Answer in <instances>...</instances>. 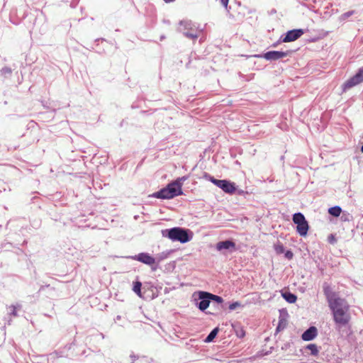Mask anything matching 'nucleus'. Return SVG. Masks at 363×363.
<instances>
[{
  "label": "nucleus",
  "mask_w": 363,
  "mask_h": 363,
  "mask_svg": "<svg viewBox=\"0 0 363 363\" xmlns=\"http://www.w3.org/2000/svg\"><path fill=\"white\" fill-rule=\"evenodd\" d=\"M284 328V324L282 320H280L277 330H280L281 329H283Z\"/></svg>",
  "instance_id": "bb28decb"
},
{
  "label": "nucleus",
  "mask_w": 363,
  "mask_h": 363,
  "mask_svg": "<svg viewBox=\"0 0 363 363\" xmlns=\"http://www.w3.org/2000/svg\"><path fill=\"white\" fill-rule=\"evenodd\" d=\"M306 348L311 351V354L312 355H318L319 351L316 345L310 344L306 347Z\"/></svg>",
  "instance_id": "412c9836"
},
{
  "label": "nucleus",
  "mask_w": 363,
  "mask_h": 363,
  "mask_svg": "<svg viewBox=\"0 0 363 363\" xmlns=\"http://www.w3.org/2000/svg\"><path fill=\"white\" fill-rule=\"evenodd\" d=\"M199 297L200 299L208 298L210 300L216 301L218 303H222L223 302L222 297L210 294L208 292L200 291L199 294Z\"/></svg>",
  "instance_id": "9b49d317"
},
{
  "label": "nucleus",
  "mask_w": 363,
  "mask_h": 363,
  "mask_svg": "<svg viewBox=\"0 0 363 363\" xmlns=\"http://www.w3.org/2000/svg\"><path fill=\"white\" fill-rule=\"evenodd\" d=\"M13 313L14 315H16V313L15 312V308L13 309Z\"/></svg>",
  "instance_id": "c85d7f7f"
},
{
  "label": "nucleus",
  "mask_w": 363,
  "mask_h": 363,
  "mask_svg": "<svg viewBox=\"0 0 363 363\" xmlns=\"http://www.w3.org/2000/svg\"><path fill=\"white\" fill-rule=\"evenodd\" d=\"M162 235L173 241H179L182 243H185L190 240L188 230L179 227L166 230L162 232Z\"/></svg>",
  "instance_id": "f03ea898"
},
{
  "label": "nucleus",
  "mask_w": 363,
  "mask_h": 363,
  "mask_svg": "<svg viewBox=\"0 0 363 363\" xmlns=\"http://www.w3.org/2000/svg\"><path fill=\"white\" fill-rule=\"evenodd\" d=\"M218 333V328H214L211 333L210 334L207 336V337L206 338L205 340V342H210L211 341H213V340L216 337V336L217 335Z\"/></svg>",
  "instance_id": "6ab92c4d"
},
{
  "label": "nucleus",
  "mask_w": 363,
  "mask_h": 363,
  "mask_svg": "<svg viewBox=\"0 0 363 363\" xmlns=\"http://www.w3.org/2000/svg\"><path fill=\"white\" fill-rule=\"evenodd\" d=\"M274 248L276 253L278 255H280V254H282L284 252V245L280 242H278L277 243L274 244Z\"/></svg>",
  "instance_id": "aec40b11"
},
{
  "label": "nucleus",
  "mask_w": 363,
  "mask_h": 363,
  "mask_svg": "<svg viewBox=\"0 0 363 363\" xmlns=\"http://www.w3.org/2000/svg\"><path fill=\"white\" fill-rule=\"evenodd\" d=\"M317 334V328L314 326H311L302 334L301 337L303 340L310 341L314 339Z\"/></svg>",
  "instance_id": "1a4fd4ad"
},
{
  "label": "nucleus",
  "mask_w": 363,
  "mask_h": 363,
  "mask_svg": "<svg viewBox=\"0 0 363 363\" xmlns=\"http://www.w3.org/2000/svg\"><path fill=\"white\" fill-rule=\"evenodd\" d=\"M134 259L147 265H152L155 263V259L147 253H140Z\"/></svg>",
  "instance_id": "6e6552de"
},
{
  "label": "nucleus",
  "mask_w": 363,
  "mask_h": 363,
  "mask_svg": "<svg viewBox=\"0 0 363 363\" xmlns=\"http://www.w3.org/2000/svg\"><path fill=\"white\" fill-rule=\"evenodd\" d=\"M185 35L189 38L196 39L198 38V34L190 32L185 33Z\"/></svg>",
  "instance_id": "4be33fe9"
},
{
  "label": "nucleus",
  "mask_w": 363,
  "mask_h": 363,
  "mask_svg": "<svg viewBox=\"0 0 363 363\" xmlns=\"http://www.w3.org/2000/svg\"><path fill=\"white\" fill-rule=\"evenodd\" d=\"M354 13V11H348V12H346L344 14H342V18L344 19L347 18H349L350 16H351L352 15H353Z\"/></svg>",
  "instance_id": "393cba45"
},
{
  "label": "nucleus",
  "mask_w": 363,
  "mask_h": 363,
  "mask_svg": "<svg viewBox=\"0 0 363 363\" xmlns=\"http://www.w3.org/2000/svg\"><path fill=\"white\" fill-rule=\"evenodd\" d=\"M361 151L363 152V145L361 147Z\"/></svg>",
  "instance_id": "c756f323"
},
{
  "label": "nucleus",
  "mask_w": 363,
  "mask_h": 363,
  "mask_svg": "<svg viewBox=\"0 0 363 363\" xmlns=\"http://www.w3.org/2000/svg\"><path fill=\"white\" fill-rule=\"evenodd\" d=\"M239 306H240V303H238V302L233 303H231L229 306V309L230 310H234V309H235Z\"/></svg>",
  "instance_id": "a878e982"
},
{
  "label": "nucleus",
  "mask_w": 363,
  "mask_h": 363,
  "mask_svg": "<svg viewBox=\"0 0 363 363\" xmlns=\"http://www.w3.org/2000/svg\"><path fill=\"white\" fill-rule=\"evenodd\" d=\"M306 218L304 217V216L301 213H295L294 216H293V221L294 222V223H296L297 225H298V223H302L303 222L306 221Z\"/></svg>",
  "instance_id": "4468645a"
},
{
  "label": "nucleus",
  "mask_w": 363,
  "mask_h": 363,
  "mask_svg": "<svg viewBox=\"0 0 363 363\" xmlns=\"http://www.w3.org/2000/svg\"><path fill=\"white\" fill-rule=\"evenodd\" d=\"M141 287H142V283L139 281H135L133 283V291L140 298H143L142 294H141Z\"/></svg>",
  "instance_id": "2eb2a0df"
},
{
  "label": "nucleus",
  "mask_w": 363,
  "mask_h": 363,
  "mask_svg": "<svg viewBox=\"0 0 363 363\" xmlns=\"http://www.w3.org/2000/svg\"><path fill=\"white\" fill-rule=\"evenodd\" d=\"M216 249L218 251L223 250H235V243L231 240L220 241L216 244Z\"/></svg>",
  "instance_id": "9d476101"
},
{
  "label": "nucleus",
  "mask_w": 363,
  "mask_h": 363,
  "mask_svg": "<svg viewBox=\"0 0 363 363\" xmlns=\"http://www.w3.org/2000/svg\"><path fill=\"white\" fill-rule=\"evenodd\" d=\"M153 196L157 199H172V196L170 194L167 189L163 188L160 191L155 193Z\"/></svg>",
  "instance_id": "f8f14e48"
},
{
  "label": "nucleus",
  "mask_w": 363,
  "mask_h": 363,
  "mask_svg": "<svg viewBox=\"0 0 363 363\" xmlns=\"http://www.w3.org/2000/svg\"><path fill=\"white\" fill-rule=\"evenodd\" d=\"M294 257V254L290 250H287L286 252H285V257L288 259H291Z\"/></svg>",
  "instance_id": "b1692460"
},
{
  "label": "nucleus",
  "mask_w": 363,
  "mask_h": 363,
  "mask_svg": "<svg viewBox=\"0 0 363 363\" xmlns=\"http://www.w3.org/2000/svg\"><path fill=\"white\" fill-rule=\"evenodd\" d=\"M209 304H210V299L203 298V299H201V301H200V303L199 304V308L201 311H204L209 306Z\"/></svg>",
  "instance_id": "a211bd4d"
},
{
  "label": "nucleus",
  "mask_w": 363,
  "mask_h": 363,
  "mask_svg": "<svg viewBox=\"0 0 363 363\" xmlns=\"http://www.w3.org/2000/svg\"><path fill=\"white\" fill-rule=\"evenodd\" d=\"M304 33L302 29H294L286 33L285 37L282 39V42L289 43L295 41Z\"/></svg>",
  "instance_id": "0eeeda50"
},
{
  "label": "nucleus",
  "mask_w": 363,
  "mask_h": 363,
  "mask_svg": "<svg viewBox=\"0 0 363 363\" xmlns=\"http://www.w3.org/2000/svg\"><path fill=\"white\" fill-rule=\"evenodd\" d=\"M296 230L300 235L306 236L307 235V233L308 230V222L306 220V221L303 222L302 223H298V225L296 227Z\"/></svg>",
  "instance_id": "ddd939ff"
},
{
  "label": "nucleus",
  "mask_w": 363,
  "mask_h": 363,
  "mask_svg": "<svg viewBox=\"0 0 363 363\" xmlns=\"http://www.w3.org/2000/svg\"><path fill=\"white\" fill-rule=\"evenodd\" d=\"M341 212V208L337 206L331 207L328 209V213L335 217H338L340 215Z\"/></svg>",
  "instance_id": "f3484780"
},
{
  "label": "nucleus",
  "mask_w": 363,
  "mask_h": 363,
  "mask_svg": "<svg viewBox=\"0 0 363 363\" xmlns=\"http://www.w3.org/2000/svg\"><path fill=\"white\" fill-rule=\"evenodd\" d=\"M328 242H329L330 243H331V244H335V243L336 242V241H337V240H336V238H335V235H333V234H330V235L328 236Z\"/></svg>",
  "instance_id": "5701e85b"
},
{
  "label": "nucleus",
  "mask_w": 363,
  "mask_h": 363,
  "mask_svg": "<svg viewBox=\"0 0 363 363\" xmlns=\"http://www.w3.org/2000/svg\"><path fill=\"white\" fill-rule=\"evenodd\" d=\"M283 297L285 298L286 301L290 303H294L296 301L297 297L294 294L291 293H284L282 294Z\"/></svg>",
  "instance_id": "dca6fc26"
},
{
  "label": "nucleus",
  "mask_w": 363,
  "mask_h": 363,
  "mask_svg": "<svg viewBox=\"0 0 363 363\" xmlns=\"http://www.w3.org/2000/svg\"><path fill=\"white\" fill-rule=\"evenodd\" d=\"M291 53V51L287 50L286 52L282 51H269L264 54V58L267 60H277L281 58H284L288 56Z\"/></svg>",
  "instance_id": "423d86ee"
},
{
  "label": "nucleus",
  "mask_w": 363,
  "mask_h": 363,
  "mask_svg": "<svg viewBox=\"0 0 363 363\" xmlns=\"http://www.w3.org/2000/svg\"><path fill=\"white\" fill-rule=\"evenodd\" d=\"M229 0H220L221 4L225 7L227 8L228 5Z\"/></svg>",
  "instance_id": "cd10ccee"
},
{
  "label": "nucleus",
  "mask_w": 363,
  "mask_h": 363,
  "mask_svg": "<svg viewBox=\"0 0 363 363\" xmlns=\"http://www.w3.org/2000/svg\"><path fill=\"white\" fill-rule=\"evenodd\" d=\"M323 289L335 324L339 326L348 325L351 320V315L347 301L340 298L328 284H324Z\"/></svg>",
  "instance_id": "f257e3e1"
},
{
  "label": "nucleus",
  "mask_w": 363,
  "mask_h": 363,
  "mask_svg": "<svg viewBox=\"0 0 363 363\" xmlns=\"http://www.w3.org/2000/svg\"><path fill=\"white\" fill-rule=\"evenodd\" d=\"M183 179H178L176 181L169 184L167 186V189L170 193V194L172 196V197H175L177 196L182 194V184L180 182L181 180Z\"/></svg>",
  "instance_id": "39448f33"
},
{
  "label": "nucleus",
  "mask_w": 363,
  "mask_h": 363,
  "mask_svg": "<svg viewBox=\"0 0 363 363\" xmlns=\"http://www.w3.org/2000/svg\"><path fill=\"white\" fill-rule=\"evenodd\" d=\"M363 82V67L359 69L358 72L352 77L350 78L342 84V91H346L354 86Z\"/></svg>",
  "instance_id": "20e7f679"
},
{
  "label": "nucleus",
  "mask_w": 363,
  "mask_h": 363,
  "mask_svg": "<svg viewBox=\"0 0 363 363\" xmlns=\"http://www.w3.org/2000/svg\"><path fill=\"white\" fill-rule=\"evenodd\" d=\"M204 178L211 181L213 184L220 188L224 192L230 194H233L235 190V185L233 182H230L227 180H220L215 179L210 174L205 173Z\"/></svg>",
  "instance_id": "7ed1b4c3"
}]
</instances>
